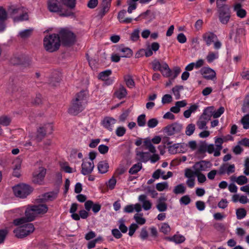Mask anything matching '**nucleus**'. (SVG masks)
Returning <instances> with one entry per match:
<instances>
[{"instance_id":"de8ad7c7","label":"nucleus","mask_w":249,"mask_h":249,"mask_svg":"<svg viewBox=\"0 0 249 249\" xmlns=\"http://www.w3.org/2000/svg\"><path fill=\"white\" fill-rule=\"evenodd\" d=\"M137 123L139 126H143L146 123L145 115L141 114L137 118Z\"/></svg>"},{"instance_id":"6e6d98bb","label":"nucleus","mask_w":249,"mask_h":249,"mask_svg":"<svg viewBox=\"0 0 249 249\" xmlns=\"http://www.w3.org/2000/svg\"><path fill=\"white\" fill-rule=\"evenodd\" d=\"M195 170L192 171L191 169L187 168L185 170V177L188 178H195L196 176Z\"/></svg>"},{"instance_id":"c9c22d12","label":"nucleus","mask_w":249,"mask_h":249,"mask_svg":"<svg viewBox=\"0 0 249 249\" xmlns=\"http://www.w3.org/2000/svg\"><path fill=\"white\" fill-rule=\"evenodd\" d=\"M218 58V52H209L208 53V55L206 56L207 61L209 63H212L215 59H216Z\"/></svg>"},{"instance_id":"37998d69","label":"nucleus","mask_w":249,"mask_h":249,"mask_svg":"<svg viewBox=\"0 0 249 249\" xmlns=\"http://www.w3.org/2000/svg\"><path fill=\"white\" fill-rule=\"evenodd\" d=\"M195 130V125L193 124H189L186 127L185 134L187 136L192 135Z\"/></svg>"},{"instance_id":"69168bd1","label":"nucleus","mask_w":249,"mask_h":249,"mask_svg":"<svg viewBox=\"0 0 249 249\" xmlns=\"http://www.w3.org/2000/svg\"><path fill=\"white\" fill-rule=\"evenodd\" d=\"M109 147L104 144H101L98 146V150L102 154H105L108 151Z\"/></svg>"},{"instance_id":"a211bd4d","label":"nucleus","mask_w":249,"mask_h":249,"mask_svg":"<svg viewBox=\"0 0 249 249\" xmlns=\"http://www.w3.org/2000/svg\"><path fill=\"white\" fill-rule=\"evenodd\" d=\"M25 215L27 219V220L29 221L30 222L32 221L35 219L37 214L33 205L28 206L26 208L25 211Z\"/></svg>"},{"instance_id":"9d476101","label":"nucleus","mask_w":249,"mask_h":249,"mask_svg":"<svg viewBox=\"0 0 249 249\" xmlns=\"http://www.w3.org/2000/svg\"><path fill=\"white\" fill-rule=\"evenodd\" d=\"M182 129V126L181 124L177 123H174L171 125L166 126L164 128V131L167 135L171 136L176 133L180 132Z\"/></svg>"},{"instance_id":"aec40b11","label":"nucleus","mask_w":249,"mask_h":249,"mask_svg":"<svg viewBox=\"0 0 249 249\" xmlns=\"http://www.w3.org/2000/svg\"><path fill=\"white\" fill-rule=\"evenodd\" d=\"M126 11L123 10L120 11L118 15V19L122 23L128 24L132 21L133 19L130 18H125Z\"/></svg>"},{"instance_id":"72a5a7b5","label":"nucleus","mask_w":249,"mask_h":249,"mask_svg":"<svg viewBox=\"0 0 249 249\" xmlns=\"http://www.w3.org/2000/svg\"><path fill=\"white\" fill-rule=\"evenodd\" d=\"M142 168V164L138 162L134 164L129 169V173L131 175L137 174Z\"/></svg>"},{"instance_id":"a878e982","label":"nucleus","mask_w":249,"mask_h":249,"mask_svg":"<svg viewBox=\"0 0 249 249\" xmlns=\"http://www.w3.org/2000/svg\"><path fill=\"white\" fill-rule=\"evenodd\" d=\"M11 122V119L5 115H3L0 117V125L7 126L10 125ZM3 133V130L0 126V135Z\"/></svg>"},{"instance_id":"1a4fd4ad","label":"nucleus","mask_w":249,"mask_h":249,"mask_svg":"<svg viewBox=\"0 0 249 249\" xmlns=\"http://www.w3.org/2000/svg\"><path fill=\"white\" fill-rule=\"evenodd\" d=\"M32 188L25 184H18L13 187L15 195L20 198L26 197L32 191Z\"/></svg>"},{"instance_id":"774afa93","label":"nucleus","mask_w":249,"mask_h":249,"mask_svg":"<svg viewBox=\"0 0 249 249\" xmlns=\"http://www.w3.org/2000/svg\"><path fill=\"white\" fill-rule=\"evenodd\" d=\"M245 169L244 174L247 176H249V157L245 159L244 163Z\"/></svg>"},{"instance_id":"f257e3e1","label":"nucleus","mask_w":249,"mask_h":249,"mask_svg":"<svg viewBox=\"0 0 249 249\" xmlns=\"http://www.w3.org/2000/svg\"><path fill=\"white\" fill-rule=\"evenodd\" d=\"M87 91L81 90L77 93L72 100L71 105L69 108V113L76 115L85 108L87 104Z\"/></svg>"},{"instance_id":"4be33fe9","label":"nucleus","mask_w":249,"mask_h":249,"mask_svg":"<svg viewBox=\"0 0 249 249\" xmlns=\"http://www.w3.org/2000/svg\"><path fill=\"white\" fill-rule=\"evenodd\" d=\"M193 169L195 171L196 174L200 173L201 171H205L206 169V164L205 161L202 160L199 162H196L193 166Z\"/></svg>"},{"instance_id":"393cba45","label":"nucleus","mask_w":249,"mask_h":249,"mask_svg":"<svg viewBox=\"0 0 249 249\" xmlns=\"http://www.w3.org/2000/svg\"><path fill=\"white\" fill-rule=\"evenodd\" d=\"M127 94L126 89L122 85L115 92V96L119 99L124 98Z\"/></svg>"},{"instance_id":"2f4dec72","label":"nucleus","mask_w":249,"mask_h":249,"mask_svg":"<svg viewBox=\"0 0 249 249\" xmlns=\"http://www.w3.org/2000/svg\"><path fill=\"white\" fill-rule=\"evenodd\" d=\"M124 79L127 87L129 88H132L134 87L135 82L132 76L129 74L125 75L124 76Z\"/></svg>"},{"instance_id":"13d9d810","label":"nucleus","mask_w":249,"mask_h":249,"mask_svg":"<svg viewBox=\"0 0 249 249\" xmlns=\"http://www.w3.org/2000/svg\"><path fill=\"white\" fill-rule=\"evenodd\" d=\"M126 132V129L124 126H119L116 130V135L118 137H122Z\"/></svg>"},{"instance_id":"4d7b16f0","label":"nucleus","mask_w":249,"mask_h":249,"mask_svg":"<svg viewBox=\"0 0 249 249\" xmlns=\"http://www.w3.org/2000/svg\"><path fill=\"white\" fill-rule=\"evenodd\" d=\"M248 117V115H245L241 120V122L243 125V128L246 129L249 128V120Z\"/></svg>"},{"instance_id":"473e14b6","label":"nucleus","mask_w":249,"mask_h":249,"mask_svg":"<svg viewBox=\"0 0 249 249\" xmlns=\"http://www.w3.org/2000/svg\"><path fill=\"white\" fill-rule=\"evenodd\" d=\"M101 6V9L99 12V15L101 17H103L108 12L110 7V5H108L107 3H105L102 1Z\"/></svg>"},{"instance_id":"0e129e2a","label":"nucleus","mask_w":249,"mask_h":249,"mask_svg":"<svg viewBox=\"0 0 249 249\" xmlns=\"http://www.w3.org/2000/svg\"><path fill=\"white\" fill-rule=\"evenodd\" d=\"M158 124V121L156 118L150 119L147 122V125L149 128H154L156 127Z\"/></svg>"},{"instance_id":"3c124183","label":"nucleus","mask_w":249,"mask_h":249,"mask_svg":"<svg viewBox=\"0 0 249 249\" xmlns=\"http://www.w3.org/2000/svg\"><path fill=\"white\" fill-rule=\"evenodd\" d=\"M235 182L240 185L245 184L248 182V178L246 176H240L237 178Z\"/></svg>"},{"instance_id":"4c0bfd02","label":"nucleus","mask_w":249,"mask_h":249,"mask_svg":"<svg viewBox=\"0 0 249 249\" xmlns=\"http://www.w3.org/2000/svg\"><path fill=\"white\" fill-rule=\"evenodd\" d=\"M112 73V71L110 70H106L99 73L98 75L99 79L104 81L107 80L109 75Z\"/></svg>"},{"instance_id":"39448f33","label":"nucleus","mask_w":249,"mask_h":249,"mask_svg":"<svg viewBox=\"0 0 249 249\" xmlns=\"http://www.w3.org/2000/svg\"><path fill=\"white\" fill-rule=\"evenodd\" d=\"M60 41L64 46H71L76 41V36L73 33L67 29H62L58 35Z\"/></svg>"},{"instance_id":"c756f323","label":"nucleus","mask_w":249,"mask_h":249,"mask_svg":"<svg viewBox=\"0 0 249 249\" xmlns=\"http://www.w3.org/2000/svg\"><path fill=\"white\" fill-rule=\"evenodd\" d=\"M210 120L202 116L200 117L198 120L196 122V125L200 129H207L206 124Z\"/></svg>"},{"instance_id":"6ab92c4d","label":"nucleus","mask_w":249,"mask_h":249,"mask_svg":"<svg viewBox=\"0 0 249 249\" xmlns=\"http://www.w3.org/2000/svg\"><path fill=\"white\" fill-rule=\"evenodd\" d=\"M7 14L6 10L0 6V32L4 31L5 28V21L7 19Z\"/></svg>"},{"instance_id":"a18cd8bd","label":"nucleus","mask_w":249,"mask_h":249,"mask_svg":"<svg viewBox=\"0 0 249 249\" xmlns=\"http://www.w3.org/2000/svg\"><path fill=\"white\" fill-rule=\"evenodd\" d=\"M246 211L243 208L238 209L236 210V214L238 219H241L244 218L246 215Z\"/></svg>"},{"instance_id":"a19ab883","label":"nucleus","mask_w":249,"mask_h":249,"mask_svg":"<svg viewBox=\"0 0 249 249\" xmlns=\"http://www.w3.org/2000/svg\"><path fill=\"white\" fill-rule=\"evenodd\" d=\"M160 231L164 234H168L171 231L170 226L167 223H163L161 224V227L160 229Z\"/></svg>"},{"instance_id":"2eb2a0df","label":"nucleus","mask_w":249,"mask_h":249,"mask_svg":"<svg viewBox=\"0 0 249 249\" xmlns=\"http://www.w3.org/2000/svg\"><path fill=\"white\" fill-rule=\"evenodd\" d=\"M233 10L236 13L237 17L243 18L246 17L247 12L242 8V5L241 3H235L233 5Z\"/></svg>"},{"instance_id":"7c9ffc66","label":"nucleus","mask_w":249,"mask_h":249,"mask_svg":"<svg viewBox=\"0 0 249 249\" xmlns=\"http://www.w3.org/2000/svg\"><path fill=\"white\" fill-rule=\"evenodd\" d=\"M213 107H208L204 109L201 116L210 120L211 117L213 116Z\"/></svg>"},{"instance_id":"8fccbe9b","label":"nucleus","mask_w":249,"mask_h":249,"mask_svg":"<svg viewBox=\"0 0 249 249\" xmlns=\"http://www.w3.org/2000/svg\"><path fill=\"white\" fill-rule=\"evenodd\" d=\"M140 30L138 29H135L130 36L131 40L133 41H137L140 38Z\"/></svg>"},{"instance_id":"864d4df0","label":"nucleus","mask_w":249,"mask_h":249,"mask_svg":"<svg viewBox=\"0 0 249 249\" xmlns=\"http://www.w3.org/2000/svg\"><path fill=\"white\" fill-rule=\"evenodd\" d=\"M138 155L140 156L142 162H146L149 160L148 152H140Z\"/></svg>"},{"instance_id":"0eeeda50","label":"nucleus","mask_w":249,"mask_h":249,"mask_svg":"<svg viewBox=\"0 0 249 249\" xmlns=\"http://www.w3.org/2000/svg\"><path fill=\"white\" fill-rule=\"evenodd\" d=\"M203 41L208 46L213 43V47L216 50H218L222 46L221 42L218 39L217 36L211 32H206L202 36Z\"/></svg>"},{"instance_id":"ea45409f","label":"nucleus","mask_w":249,"mask_h":249,"mask_svg":"<svg viewBox=\"0 0 249 249\" xmlns=\"http://www.w3.org/2000/svg\"><path fill=\"white\" fill-rule=\"evenodd\" d=\"M44 129V127L41 126L37 130L36 139L38 142L41 141L46 134V131Z\"/></svg>"},{"instance_id":"9b49d317","label":"nucleus","mask_w":249,"mask_h":249,"mask_svg":"<svg viewBox=\"0 0 249 249\" xmlns=\"http://www.w3.org/2000/svg\"><path fill=\"white\" fill-rule=\"evenodd\" d=\"M94 167L93 161L84 160L81 165V173L83 175H88L91 173Z\"/></svg>"},{"instance_id":"5701e85b","label":"nucleus","mask_w":249,"mask_h":249,"mask_svg":"<svg viewBox=\"0 0 249 249\" xmlns=\"http://www.w3.org/2000/svg\"><path fill=\"white\" fill-rule=\"evenodd\" d=\"M61 4L65 10H70L72 12V10L75 6V0H60Z\"/></svg>"},{"instance_id":"603ef678","label":"nucleus","mask_w":249,"mask_h":249,"mask_svg":"<svg viewBox=\"0 0 249 249\" xmlns=\"http://www.w3.org/2000/svg\"><path fill=\"white\" fill-rule=\"evenodd\" d=\"M168 184L167 182L158 183L156 184V188L159 191H162L164 189L168 188Z\"/></svg>"},{"instance_id":"dca6fc26","label":"nucleus","mask_w":249,"mask_h":249,"mask_svg":"<svg viewBox=\"0 0 249 249\" xmlns=\"http://www.w3.org/2000/svg\"><path fill=\"white\" fill-rule=\"evenodd\" d=\"M139 201L142 203V207L145 211H148L152 208V203L147 199V196L145 195H141L139 196Z\"/></svg>"},{"instance_id":"bb28decb","label":"nucleus","mask_w":249,"mask_h":249,"mask_svg":"<svg viewBox=\"0 0 249 249\" xmlns=\"http://www.w3.org/2000/svg\"><path fill=\"white\" fill-rule=\"evenodd\" d=\"M118 51L121 53V56L123 57H130L133 54L132 51L127 47H120Z\"/></svg>"},{"instance_id":"20e7f679","label":"nucleus","mask_w":249,"mask_h":249,"mask_svg":"<svg viewBox=\"0 0 249 249\" xmlns=\"http://www.w3.org/2000/svg\"><path fill=\"white\" fill-rule=\"evenodd\" d=\"M217 13L219 22L222 24L227 25L231 18L230 6L227 4H218L217 3Z\"/></svg>"},{"instance_id":"c03bdc74","label":"nucleus","mask_w":249,"mask_h":249,"mask_svg":"<svg viewBox=\"0 0 249 249\" xmlns=\"http://www.w3.org/2000/svg\"><path fill=\"white\" fill-rule=\"evenodd\" d=\"M127 168L122 164L119 165L115 171V175L117 176L122 175L126 171Z\"/></svg>"},{"instance_id":"412c9836","label":"nucleus","mask_w":249,"mask_h":249,"mask_svg":"<svg viewBox=\"0 0 249 249\" xmlns=\"http://www.w3.org/2000/svg\"><path fill=\"white\" fill-rule=\"evenodd\" d=\"M160 71L164 77H171L172 76V71L169 68L168 65L165 62L162 63V66Z\"/></svg>"},{"instance_id":"f03ea898","label":"nucleus","mask_w":249,"mask_h":249,"mask_svg":"<svg viewBox=\"0 0 249 249\" xmlns=\"http://www.w3.org/2000/svg\"><path fill=\"white\" fill-rule=\"evenodd\" d=\"M47 5L48 9L51 12L59 13L60 16L63 17L74 16L73 12L70 10H65L60 0H48Z\"/></svg>"},{"instance_id":"f3484780","label":"nucleus","mask_w":249,"mask_h":249,"mask_svg":"<svg viewBox=\"0 0 249 249\" xmlns=\"http://www.w3.org/2000/svg\"><path fill=\"white\" fill-rule=\"evenodd\" d=\"M57 196V194L54 192H49L46 193L42 195L41 196H39L37 199L38 201L43 202L47 201H53L56 199Z\"/></svg>"},{"instance_id":"c85d7f7f","label":"nucleus","mask_w":249,"mask_h":249,"mask_svg":"<svg viewBox=\"0 0 249 249\" xmlns=\"http://www.w3.org/2000/svg\"><path fill=\"white\" fill-rule=\"evenodd\" d=\"M36 214H44L48 211V208L46 204L34 205Z\"/></svg>"},{"instance_id":"b1692460","label":"nucleus","mask_w":249,"mask_h":249,"mask_svg":"<svg viewBox=\"0 0 249 249\" xmlns=\"http://www.w3.org/2000/svg\"><path fill=\"white\" fill-rule=\"evenodd\" d=\"M224 142V140L221 138H217L215 141V150L214 153V156L218 157L220 155V151L222 149V144Z\"/></svg>"},{"instance_id":"052dcab7","label":"nucleus","mask_w":249,"mask_h":249,"mask_svg":"<svg viewBox=\"0 0 249 249\" xmlns=\"http://www.w3.org/2000/svg\"><path fill=\"white\" fill-rule=\"evenodd\" d=\"M179 147V144L176 143L172 145H170L168 146V151L170 154H175L177 153L178 152V148Z\"/></svg>"},{"instance_id":"58836bf2","label":"nucleus","mask_w":249,"mask_h":249,"mask_svg":"<svg viewBox=\"0 0 249 249\" xmlns=\"http://www.w3.org/2000/svg\"><path fill=\"white\" fill-rule=\"evenodd\" d=\"M134 219L136 223L139 225H142L145 223L146 220L142 217V213H136L134 216Z\"/></svg>"},{"instance_id":"79ce46f5","label":"nucleus","mask_w":249,"mask_h":249,"mask_svg":"<svg viewBox=\"0 0 249 249\" xmlns=\"http://www.w3.org/2000/svg\"><path fill=\"white\" fill-rule=\"evenodd\" d=\"M119 223V229L120 231L123 233H125L127 231L128 228L125 225L124 220L123 219H121L118 221Z\"/></svg>"},{"instance_id":"e2e57ef3","label":"nucleus","mask_w":249,"mask_h":249,"mask_svg":"<svg viewBox=\"0 0 249 249\" xmlns=\"http://www.w3.org/2000/svg\"><path fill=\"white\" fill-rule=\"evenodd\" d=\"M179 202L180 204L187 205L190 203L191 199L188 195H185L180 198Z\"/></svg>"},{"instance_id":"5fc2aeb1","label":"nucleus","mask_w":249,"mask_h":249,"mask_svg":"<svg viewBox=\"0 0 249 249\" xmlns=\"http://www.w3.org/2000/svg\"><path fill=\"white\" fill-rule=\"evenodd\" d=\"M32 33V30L26 29L24 31H21L19 33V35L22 38H26L30 36Z\"/></svg>"},{"instance_id":"423d86ee","label":"nucleus","mask_w":249,"mask_h":249,"mask_svg":"<svg viewBox=\"0 0 249 249\" xmlns=\"http://www.w3.org/2000/svg\"><path fill=\"white\" fill-rule=\"evenodd\" d=\"M8 12L13 19L14 22H18L27 20L28 15L26 12H24L23 8L21 7H17L14 5L11 6Z\"/></svg>"},{"instance_id":"6e6552de","label":"nucleus","mask_w":249,"mask_h":249,"mask_svg":"<svg viewBox=\"0 0 249 249\" xmlns=\"http://www.w3.org/2000/svg\"><path fill=\"white\" fill-rule=\"evenodd\" d=\"M35 230V227L32 223H27L21 226L14 231L16 237L22 238L29 235Z\"/></svg>"},{"instance_id":"4468645a","label":"nucleus","mask_w":249,"mask_h":249,"mask_svg":"<svg viewBox=\"0 0 249 249\" xmlns=\"http://www.w3.org/2000/svg\"><path fill=\"white\" fill-rule=\"evenodd\" d=\"M116 123V120L112 117H106L104 118L102 122L103 126L110 131H112L114 127V125Z\"/></svg>"},{"instance_id":"e433bc0d","label":"nucleus","mask_w":249,"mask_h":249,"mask_svg":"<svg viewBox=\"0 0 249 249\" xmlns=\"http://www.w3.org/2000/svg\"><path fill=\"white\" fill-rule=\"evenodd\" d=\"M186 188L183 184H179L175 187L173 192L175 194H182L185 192Z\"/></svg>"},{"instance_id":"ddd939ff","label":"nucleus","mask_w":249,"mask_h":249,"mask_svg":"<svg viewBox=\"0 0 249 249\" xmlns=\"http://www.w3.org/2000/svg\"><path fill=\"white\" fill-rule=\"evenodd\" d=\"M46 173V169L41 167L39 168L38 173L34 174L33 176V181L35 183L42 184Z\"/></svg>"},{"instance_id":"338daca9","label":"nucleus","mask_w":249,"mask_h":249,"mask_svg":"<svg viewBox=\"0 0 249 249\" xmlns=\"http://www.w3.org/2000/svg\"><path fill=\"white\" fill-rule=\"evenodd\" d=\"M129 114V111L126 110L119 116V121L121 122H124L128 117Z\"/></svg>"},{"instance_id":"49530a36","label":"nucleus","mask_w":249,"mask_h":249,"mask_svg":"<svg viewBox=\"0 0 249 249\" xmlns=\"http://www.w3.org/2000/svg\"><path fill=\"white\" fill-rule=\"evenodd\" d=\"M152 66L154 71H160L162 66V63H160L159 60H155L152 62Z\"/></svg>"},{"instance_id":"680f3d73","label":"nucleus","mask_w":249,"mask_h":249,"mask_svg":"<svg viewBox=\"0 0 249 249\" xmlns=\"http://www.w3.org/2000/svg\"><path fill=\"white\" fill-rule=\"evenodd\" d=\"M181 69L178 67H175L173 68L172 71V76L171 77L172 80H174L180 73Z\"/></svg>"},{"instance_id":"cd10ccee","label":"nucleus","mask_w":249,"mask_h":249,"mask_svg":"<svg viewBox=\"0 0 249 249\" xmlns=\"http://www.w3.org/2000/svg\"><path fill=\"white\" fill-rule=\"evenodd\" d=\"M97 167L99 173L105 174L107 172L109 165L107 161L103 160L98 163Z\"/></svg>"},{"instance_id":"bf43d9fd","label":"nucleus","mask_w":249,"mask_h":249,"mask_svg":"<svg viewBox=\"0 0 249 249\" xmlns=\"http://www.w3.org/2000/svg\"><path fill=\"white\" fill-rule=\"evenodd\" d=\"M139 228L138 225L136 223H132L129 227L128 235L130 236H132L135 233L136 230Z\"/></svg>"},{"instance_id":"09e8293b","label":"nucleus","mask_w":249,"mask_h":249,"mask_svg":"<svg viewBox=\"0 0 249 249\" xmlns=\"http://www.w3.org/2000/svg\"><path fill=\"white\" fill-rule=\"evenodd\" d=\"M243 112H249V95L246 96L242 107Z\"/></svg>"},{"instance_id":"f8f14e48","label":"nucleus","mask_w":249,"mask_h":249,"mask_svg":"<svg viewBox=\"0 0 249 249\" xmlns=\"http://www.w3.org/2000/svg\"><path fill=\"white\" fill-rule=\"evenodd\" d=\"M200 73L207 80H213L216 77L215 71L209 67L201 68L200 70Z\"/></svg>"},{"instance_id":"f704fd0d","label":"nucleus","mask_w":249,"mask_h":249,"mask_svg":"<svg viewBox=\"0 0 249 249\" xmlns=\"http://www.w3.org/2000/svg\"><path fill=\"white\" fill-rule=\"evenodd\" d=\"M30 221L27 220L26 216L19 218H17L13 221V223L16 226H22L27 223H29Z\"/></svg>"},{"instance_id":"7ed1b4c3","label":"nucleus","mask_w":249,"mask_h":249,"mask_svg":"<svg viewBox=\"0 0 249 249\" xmlns=\"http://www.w3.org/2000/svg\"><path fill=\"white\" fill-rule=\"evenodd\" d=\"M45 49L50 53L58 50L60 46V40L57 34H52L45 36L43 39Z\"/></svg>"}]
</instances>
